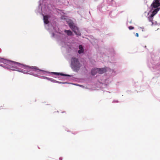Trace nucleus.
<instances>
[{
	"instance_id": "1",
	"label": "nucleus",
	"mask_w": 160,
	"mask_h": 160,
	"mask_svg": "<svg viewBox=\"0 0 160 160\" xmlns=\"http://www.w3.org/2000/svg\"><path fill=\"white\" fill-rule=\"evenodd\" d=\"M4 63L8 66L7 68L10 69L22 72L24 73L29 72L31 70L36 71L38 70L36 67L24 65L18 62L12 61L8 60H5Z\"/></svg>"
},
{
	"instance_id": "2",
	"label": "nucleus",
	"mask_w": 160,
	"mask_h": 160,
	"mask_svg": "<svg viewBox=\"0 0 160 160\" xmlns=\"http://www.w3.org/2000/svg\"><path fill=\"white\" fill-rule=\"evenodd\" d=\"M160 6V0H154L151 5L152 9L153 8H156L152 12L151 15L152 17L153 16L157 13L159 10L160 8L158 7Z\"/></svg>"
},
{
	"instance_id": "3",
	"label": "nucleus",
	"mask_w": 160,
	"mask_h": 160,
	"mask_svg": "<svg viewBox=\"0 0 160 160\" xmlns=\"http://www.w3.org/2000/svg\"><path fill=\"white\" fill-rule=\"evenodd\" d=\"M160 6V0H154L151 5L152 9L153 8H156L152 12L151 15L152 17L153 16L157 13L159 10L160 8L158 7Z\"/></svg>"
},
{
	"instance_id": "4",
	"label": "nucleus",
	"mask_w": 160,
	"mask_h": 160,
	"mask_svg": "<svg viewBox=\"0 0 160 160\" xmlns=\"http://www.w3.org/2000/svg\"><path fill=\"white\" fill-rule=\"evenodd\" d=\"M160 6V0H154L151 5L152 9L153 8H156L152 12L151 15L152 17L153 16L157 13L159 10L160 8L158 7Z\"/></svg>"
},
{
	"instance_id": "5",
	"label": "nucleus",
	"mask_w": 160,
	"mask_h": 160,
	"mask_svg": "<svg viewBox=\"0 0 160 160\" xmlns=\"http://www.w3.org/2000/svg\"><path fill=\"white\" fill-rule=\"evenodd\" d=\"M71 65L72 68L74 71H78L80 67V64L78 59L76 58H72L71 59Z\"/></svg>"
},
{
	"instance_id": "6",
	"label": "nucleus",
	"mask_w": 160,
	"mask_h": 160,
	"mask_svg": "<svg viewBox=\"0 0 160 160\" xmlns=\"http://www.w3.org/2000/svg\"><path fill=\"white\" fill-rule=\"evenodd\" d=\"M69 25L71 29L77 35H80V32L79 31L78 28L74 25L72 23H70L69 24Z\"/></svg>"
},
{
	"instance_id": "7",
	"label": "nucleus",
	"mask_w": 160,
	"mask_h": 160,
	"mask_svg": "<svg viewBox=\"0 0 160 160\" xmlns=\"http://www.w3.org/2000/svg\"><path fill=\"white\" fill-rule=\"evenodd\" d=\"M98 70V72L100 74L104 73L106 71V69L104 68H97Z\"/></svg>"
},
{
	"instance_id": "8",
	"label": "nucleus",
	"mask_w": 160,
	"mask_h": 160,
	"mask_svg": "<svg viewBox=\"0 0 160 160\" xmlns=\"http://www.w3.org/2000/svg\"><path fill=\"white\" fill-rule=\"evenodd\" d=\"M79 50L78 51V53L79 54L83 53L84 52V49L83 48L82 46L81 45H80L79 46Z\"/></svg>"
},
{
	"instance_id": "9",
	"label": "nucleus",
	"mask_w": 160,
	"mask_h": 160,
	"mask_svg": "<svg viewBox=\"0 0 160 160\" xmlns=\"http://www.w3.org/2000/svg\"><path fill=\"white\" fill-rule=\"evenodd\" d=\"M48 16L46 15L44 16L43 17V20L44 22L46 24H48L49 23V21L48 20Z\"/></svg>"
},
{
	"instance_id": "10",
	"label": "nucleus",
	"mask_w": 160,
	"mask_h": 160,
	"mask_svg": "<svg viewBox=\"0 0 160 160\" xmlns=\"http://www.w3.org/2000/svg\"><path fill=\"white\" fill-rule=\"evenodd\" d=\"M98 70L97 68H93L92 70L91 73L92 75H95L98 72Z\"/></svg>"
},
{
	"instance_id": "11",
	"label": "nucleus",
	"mask_w": 160,
	"mask_h": 160,
	"mask_svg": "<svg viewBox=\"0 0 160 160\" xmlns=\"http://www.w3.org/2000/svg\"><path fill=\"white\" fill-rule=\"evenodd\" d=\"M55 75H61L62 76H70L68 74H64L62 73H60L59 72H52Z\"/></svg>"
},
{
	"instance_id": "12",
	"label": "nucleus",
	"mask_w": 160,
	"mask_h": 160,
	"mask_svg": "<svg viewBox=\"0 0 160 160\" xmlns=\"http://www.w3.org/2000/svg\"><path fill=\"white\" fill-rule=\"evenodd\" d=\"M64 32L67 33L68 35H72V32L70 30H65Z\"/></svg>"
},
{
	"instance_id": "13",
	"label": "nucleus",
	"mask_w": 160,
	"mask_h": 160,
	"mask_svg": "<svg viewBox=\"0 0 160 160\" xmlns=\"http://www.w3.org/2000/svg\"><path fill=\"white\" fill-rule=\"evenodd\" d=\"M148 19L149 21L152 22V24H153L152 22L153 20V17H152L151 15H150V17H148Z\"/></svg>"
},
{
	"instance_id": "14",
	"label": "nucleus",
	"mask_w": 160,
	"mask_h": 160,
	"mask_svg": "<svg viewBox=\"0 0 160 160\" xmlns=\"http://www.w3.org/2000/svg\"><path fill=\"white\" fill-rule=\"evenodd\" d=\"M53 81H54V82H58L59 83L65 84V83H66V82H59V81H57L55 80H53Z\"/></svg>"
},
{
	"instance_id": "15",
	"label": "nucleus",
	"mask_w": 160,
	"mask_h": 160,
	"mask_svg": "<svg viewBox=\"0 0 160 160\" xmlns=\"http://www.w3.org/2000/svg\"><path fill=\"white\" fill-rule=\"evenodd\" d=\"M128 28L129 30H132L134 29V27L132 26H130L128 27Z\"/></svg>"
},
{
	"instance_id": "16",
	"label": "nucleus",
	"mask_w": 160,
	"mask_h": 160,
	"mask_svg": "<svg viewBox=\"0 0 160 160\" xmlns=\"http://www.w3.org/2000/svg\"><path fill=\"white\" fill-rule=\"evenodd\" d=\"M136 36L137 37H138L139 36L138 34V33H136Z\"/></svg>"
}]
</instances>
